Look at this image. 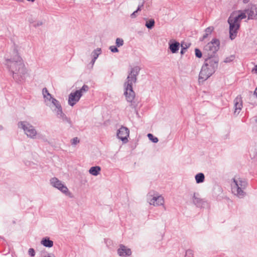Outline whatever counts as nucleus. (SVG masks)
I'll return each instance as SVG.
<instances>
[{"instance_id":"obj_1","label":"nucleus","mask_w":257,"mask_h":257,"mask_svg":"<svg viewBox=\"0 0 257 257\" xmlns=\"http://www.w3.org/2000/svg\"><path fill=\"white\" fill-rule=\"evenodd\" d=\"M13 53V57L10 58V51L7 52L5 56L4 64L11 73L13 79L17 82H20L27 73V69L18 52L14 50Z\"/></svg>"},{"instance_id":"obj_2","label":"nucleus","mask_w":257,"mask_h":257,"mask_svg":"<svg viewBox=\"0 0 257 257\" xmlns=\"http://www.w3.org/2000/svg\"><path fill=\"white\" fill-rule=\"evenodd\" d=\"M141 68L139 66L132 68L124 83V95L127 101L130 102L132 105L135 104V102L134 101L135 97V92L133 89V85L136 83L137 76Z\"/></svg>"},{"instance_id":"obj_3","label":"nucleus","mask_w":257,"mask_h":257,"mask_svg":"<svg viewBox=\"0 0 257 257\" xmlns=\"http://www.w3.org/2000/svg\"><path fill=\"white\" fill-rule=\"evenodd\" d=\"M218 57L205 58L199 74V82H204L215 72L218 67Z\"/></svg>"},{"instance_id":"obj_4","label":"nucleus","mask_w":257,"mask_h":257,"mask_svg":"<svg viewBox=\"0 0 257 257\" xmlns=\"http://www.w3.org/2000/svg\"><path fill=\"white\" fill-rule=\"evenodd\" d=\"M247 186V182L245 179L236 177L233 178V183L231 185L232 192L240 198L245 195L244 190Z\"/></svg>"},{"instance_id":"obj_5","label":"nucleus","mask_w":257,"mask_h":257,"mask_svg":"<svg viewBox=\"0 0 257 257\" xmlns=\"http://www.w3.org/2000/svg\"><path fill=\"white\" fill-rule=\"evenodd\" d=\"M220 41L218 39L214 38L212 41L206 45L203 49V54L207 58L218 57L215 55L216 52L219 50Z\"/></svg>"},{"instance_id":"obj_6","label":"nucleus","mask_w":257,"mask_h":257,"mask_svg":"<svg viewBox=\"0 0 257 257\" xmlns=\"http://www.w3.org/2000/svg\"><path fill=\"white\" fill-rule=\"evenodd\" d=\"M19 128L22 129L25 134L28 137L32 139L36 138L37 134V131L32 124L26 121H21L18 123Z\"/></svg>"},{"instance_id":"obj_7","label":"nucleus","mask_w":257,"mask_h":257,"mask_svg":"<svg viewBox=\"0 0 257 257\" xmlns=\"http://www.w3.org/2000/svg\"><path fill=\"white\" fill-rule=\"evenodd\" d=\"M228 22L229 24V37L231 40H233L236 37L239 28V22L233 18V16L229 17Z\"/></svg>"},{"instance_id":"obj_8","label":"nucleus","mask_w":257,"mask_h":257,"mask_svg":"<svg viewBox=\"0 0 257 257\" xmlns=\"http://www.w3.org/2000/svg\"><path fill=\"white\" fill-rule=\"evenodd\" d=\"M150 192L147 195V200L150 205L154 206L163 205L164 203V198L162 195L155 194V192Z\"/></svg>"},{"instance_id":"obj_9","label":"nucleus","mask_w":257,"mask_h":257,"mask_svg":"<svg viewBox=\"0 0 257 257\" xmlns=\"http://www.w3.org/2000/svg\"><path fill=\"white\" fill-rule=\"evenodd\" d=\"M50 183L51 186L57 188L65 195H68L70 194L67 187L63 184L57 178H52L50 180Z\"/></svg>"},{"instance_id":"obj_10","label":"nucleus","mask_w":257,"mask_h":257,"mask_svg":"<svg viewBox=\"0 0 257 257\" xmlns=\"http://www.w3.org/2000/svg\"><path fill=\"white\" fill-rule=\"evenodd\" d=\"M130 131L124 126H121L117 132V138L121 140L123 143H126L128 142L127 138L129 137Z\"/></svg>"},{"instance_id":"obj_11","label":"nucleus","mask_w":257,"mask_h":257,"mask_svg":"<svg viewBox=\"0 0 257 257\" xmlns=\"http://www.w3.org/2000/svg\"><path fill=\"white\" fill-rule=\"evenodd\" d=\"M81 97V94L78 93V91H75L74 92H71L69 95L68 104L73 106L80 99Z\"/></svg>"},{"instance_id":"obj_12","label":"nucleus","mask_w":257,"mask_h":257,"mask_svg":"<svg viewBox=\"0 0 257 257\" xmlns=\"http://www.w3.org/2000/svg\"><path fill=\"white\" fill-rule=\"evenodd\" d=\"M46 105L49 106L56 114L62 110V107L60 103L55 98L52 99L51 105H49L48 104H46Z\"/></svg>"},{"instance_id":"obj_13","label":"nucleus","mask_w":257,"mask_h":257,"mask_svg":"<svg viewBox=\"0 0 257 257\" xmlns=\"http://www.w3.org/2000/svg\"><path fill=\"white\" fill-rule=\"evenodd\" d=\"M234 114H238L242 107V100L241 95H238L234 100Z\"/></svg>"},{"instance_id":"obj_14","label":"nucleus","mask_w":257,"mask_h":257,"mask_svg":"<svg viewBox=\"0 0 257 257\" xmlns=\"http://www.w3.org/2000/svg\"><path fill=\"white\" fill-rule=\"evenodd\" d=\"M246 14L248 15V19H254L257 15V9L254 5H249L247 9L245 10Z\"/></svg>"},{"instance_id":"obj_15","label":"nucleus","mask_w":257,"mask_h":257,"mask_svg":"<svg viewBox=\"0 0 257 257\" xmlns=\"http://www.w3.org/2000/svg\"><path fill=\"white\" fill-rule=\"evenodd\" d=\"M198 196V193H194L192 197V202L196 207L201 208L204 206L206 202L203 199L199 198Z\"/></svg>"},{"instance_id":"obj_16","label":"nucleus","mask_w":257,"mask_h":257,"mask_svg":"<svg viewBox=\"0 0 257 257\" xmlns=\"http://www.w3.org/2000/svg\"><path fill=\"white\" fill-rule=\"evenodd\" d=\"M117 253L120 256H127L131 254L132 251L131 249L123 244H120L117 249Z\"/></svg>"},{"instance_id":"obj_17","label":"nucleus","mask_w":257,"mask_h":257,"mask_svg":"<svg viewBox=\"0 0 257 257\" xmlns=\"http://www.w3.org/2000/svg\"><path fill=\"white\" fill-rule=\"evenodd\" d=\"M58 118L60 119L63 123H68L70 127H72L73 123L70 118L67 117L66 115L63 113V110L56 114Z\"/></svg>"},{"instance_id":"obj_18","label":"nucleus","mask_w":257,"mask_h":257,"mask_svg":"<svg viewBox=\"0 0 257 257\" xmlns=\"http://www.w3.org/2000/svg\"><path fill=\"white\" fill-rule=\"evenodd\" d=\"M169 48L172 53H177L180 48V43L175 40H171L169 42Z\"/></svg>"},{"instance_id":"obj_19","label":"nucleus","mask_w":257,"mask_h":257,"mask_svg":"<svg viewBox=\"0 0 257 257\" xmlns=\"http://www.w3.org/2000/svg\"><path fill=\"white\" fill-rule=\"evenodd\" d=\"M100 171V167L96 166L91 167L89 170V173L92 175L96 176L99 174Z\"/></svg>"},{"instance_id":"obj_20","label":"nucleus","mask_w":257,"mask_h":257,"mask_svg":"<svg viewBox=\"0 0 257 257\" xmlns=\"http://www.w3.org/2000/svg\"><path fill=\"white\" fill-rule=\"evenodd\" d=\"M41 243L44 246L47 247H51L53 245V241L50 240L49 238L48 237L43 238L41 241Z\"/></svg>"},{"instance_id":"obj_21","label":"nucleus","mask_w":257,"mask_h":257,"mask_svg":"<svg viewBox=\"0 0 257 257\" xmlns=\"http://www.w3.org/2000/svg\"><path fill=\"white\" fill-rule=\"evenodd\" d=\"M214 30L213 27L210 26L207 27L204 31V34L202 38H200V41H203L208 37L210 35Z\"/></svg>"},{"instance_id":"obj_22","label":"nucleus","mask_w":257,"mask_h":257,"mask_svg":"<svg viewBox=\"0 0 257 257\" xmlns=\"http://www.w3.org/2000/svg\"><path fill=\"white\" fill-rule=\"evenodd\" d=\"M195 180L197 183L199 184L203 183L205 180V176L203 173H199L197 174L195 176Z\"/></svg>"},{"instance_id":"obj_23","label":"nucleus","mask_w":257,"mask_h":257,"mask_svg":"<svg viewBox=\"0 0 257 257\" xmlns=\"http://www.w3.org/2000/svg\"><path fill=\"white\" fill-rule=\"evenodd\" d=\"M101 50L100 48H97L92 52V56L94 59H97L99 55L101 54Z\"/></svg>"},{"instance_id":"obj_24","label":"nucleus","mask_w":257,"mask_h":257,"mask_svg":"<svg viewBox=\"0 0 257 257\" xmlns=\"http://www.w3.org/2000/svg\"><path fill=\"white\" fill-rule=\"evenodd\" d=\"M155 23L154 20L151 19L146 22L145 26L149 29H152L155 25Z\"/></svg>"},{"instance_id":"obj_25","label":"nucleus","mask_w":257,"mask_h":257,"mask_svg":"<svg viewBox=\"0 0 257 257\" xmlns=\"http://www.w3.org/2000/svg\"><path fill=\"white\" fill-rule=\"evenodd\" d=\"M88 90L89 87L87 85L84 84L81 89L76 90V91H78V93L81 94L82 96L83 93L86 92Z\"/></svg>"},{"instance_id":"obj_26","label":"nucleus","mask_w":257,"mask_h":257,"mask_svg":"<svg viewBox=\"0 0 257 257\" xmlns=\"http://www.w3.org/2000/svg\"><path fill=\"white\" fill-rule=\"evenodd\" d=\"M246 13L245 12V13H241L240 14L238 15L237 16H233V18L235 19H236V21L239 22V20L245 19L246 18Z\"/></svg>"},{"instance_id":"obj_27","label":"nucleus","mask_w":257,"mask_h":257,"mask_svg":"<svg viewBox=\"0 0 257 257\" xmlns=\"http://www.w3.org/2000/svg\"><path fill=\"white\" fill-rule=\"evenodd\" d=\"M148 138L152 142L156 143L158 142V139L157 137H154L152 134H148L147 135Z\"/></svg>"},{"instance_id":"obj_28","label":"nucleus","mask_w":257,"mask_h":257,"mask_svg":"<svg viewBox=\"0 0 257 257\" xmlns=\"http://www.w3.org/2000/svg\"><path fill=\"white\" fill-rule=\"evenodd\" d=\"M115 44L117 47H119L123 45L124 42L122 39L117 38L116 39Z\"/></svg>"},{"instance_id":"obj_29","label":"nucleus","mask_w":257,"mask_h":257,"mask_svg":"<svg viewBox=\"0 0 257 257\" xmlns=\"http://www.w3.org/2000/svg\"><path fill=\"white\" fill-rule=\"evenodd\" d=\"M234 58H235L234 55H230V56L226 57L224 59V62L226 63L231 62L234 59Z\"/></svg>"},{"instance_id":"obj_30","label":"nucleus","mask_w":257,"mask_h":257,"mask_svg":"<svg viewBox=\"0 0 257 257\" xmlns=\"http://www.w3.org/2000/svg\"><path fill=\"white\" fill-rule=\"evenodd\" d=\"M42 94L44 97H46L47 96H48L50 97L51 95V94L49 92L48 89L46 87L43 89Z\"/></svg>"},{"instance_id":"obj_31","label":"nucleus","mask_w":257,"mask_h":257,"mask_svg":"<svg viewBox=\"0 0 257 257\" xmlns=\"http://www.w3.org/2000/svg\"><path fill=\"white\" fill-rule=\"evenodd\" d=\"M195 56L198 58H200L202 56V53L199 49L196 48L195 49Z\"/></svg>"},{"instance_id":"obj_32","label":"nucleus","mask_w":257,"mask_h":257,"mask_svg":"<svg viewBox=\"0 0 257 257\" xmlns=\"http://www.w3.org/2000/svg\"><path fill=\"white\" fill-rule=\"evenodd\" d=\"M185 257H194L193 251L191 249H188L186 251Z\"/></svg>"},{"instance_id":"obj_33","label":"nucleus","mask_w":257,"mask_h":257,"mask_svg":"<svg viewBox=\"0 0 257 257\" xmlns=\"http://www.w3.org/2000/svg\"><path fill=\"white\" fill-rule=\"evenodd\" d=\"M43 25V22L40 21H34L33 27L35 28H37L38 27L41 26Z\"/></svg>"},{"instance_id":"obj_34","label":"nucleus","mask_w":257,"mask_h":257,"mask_svg":"<svg viewBox=\"0 0 257 257\" xmlns=\"http://www.w3.org/2000/svg\"><path fill=\"white\" fill-rule=\"evenodd\" d=\"M79 143V140L77 137L74 138L71 140V144L72 145H76L77 144Z\"/></svg>"},{"instance_id":"obj_35","label":"nucleus","mask_w":257,"mask_h":257,"mask_svg":"<svg viewBox=\"0 0 257 257\" xmlns=\"http://www.w3.org/2000/svg\"><path fill=\"white\" fill-rule=\"evenodd\" d=\"M109 49L113 53H116L118 52V49L116 46H110Z\"/></svg>"},{"instance_id":"obj_36","label":"nucleus","mask_w":257,"mask_h":257,"mask_svg":"<svg viewBox=\"0 0 257 257\" xmlns=\"http://www.w3.org/2000/svg\"><path fill=\"white\" fill-rule=\"evenodd\" d=\"M28 253L31 256H34L35 255V251L32 248H30L28 250Z\"/></svg>"},{"instance_id":"obj_37","label":"nucleus","mask_w":257,"mask_h":257,"mask_svg":"<svg viewBox=\"0 0 257 257\" xmlns=\"http://www.w3.org/2000/svg\"><path fill=\"white\" fill-rule=\"evenodd\" d=\"M44 99H45V101L46 102V101H51L52 102V99L53 98H54V97H53L52 96V95H51V97H50V98H49V97L48 96H47L46 97H44Z\"/></svg>"},{"instance_id":"obj_38","label":"nucleus","mask_w":257,"mask_h":257,"mask_svg":"<svg viewBox=\"0 0 257 257\" xmlns=\"http://www.w3.org/2000/svg\"><path fill=\"white\" fill-rule=\"evenodd\" d=\"M186 49H187V48L183 47L182 46V49H181V52H180L181 55H183L185 53V52L186 50Z\"/></svg>"},{"instance_id":"obj_39","label":"nucleus","mask_w":257,"mask_h":257,"mask_svg":"<svg viewBox=\"0 0 257 257\" xmlns=\"http://www.w3.org/2000/svg\"><path fill=\"white\" fill-rule=\"evenodd\" d=\"M105 243L108 245V244H110L111 243V240L109 239L104 240Z\"/></svg>"},{"instance_id":"obj_40","label":"nucleus","mask_w":257,"mask_h":257,"mask_svg":"<svg viewBox=\"0 0 257 257\" xmlns=\"http://www.w3.org/2000/svg\"><path fill=\"white\" fill-rule=\"evenodd\" d=\"M137 11H135L134 12H133L131 15V17L132 18H134L136 17V13H137Z\"/></svg>"},{"instance_id":"obj_41","label":"nucleus","mask_w":257,"mask_h":257,"mask_svg":"<svg viewBox=\"0 0 257 257\" xmlns=\"http://www.w3.org/2000/svg\"><path fill=\"white\" fill-rule=\"evenodd\" d=\"M34 21H35V20H34L33 19H30L29 20V23L32 25L33 26V24H34Z\"/></svg>"},{"instance_id":"obj_42","label":"nucleus","mask_w":257,"mask_h":257,"mask_svg":"<svg viewBox=\"0 0 257 257\" xmlns=\"http://www.w3.org/2000/svg\"><path fill=\"white\" fill-rule=\"evenodd\" d=\"M96 60V59H94V58H92V60H91V63L92 65H94V63H95V62Z\"/></svg>"},{"instance_id":"obj_43","label":"nucleus","mask_w":257,"mask_h":257,"mask_svg":"<svg viewBox=\"0 0 257 257\" xmlns=\"http://www.w3.org/2000/svg\"><path fill=\"white\" fill-rule=\"evenodd\" d=\"M143 6V5L142 6H139L137 10L136 11H137V12H138V11H140L141 10V7Z\"/></svg>"},{"instance_id":"obj_44","label":"nucleus","mask_w":257,"mask_h":257,"mask_svg":"<svg viewBox=\"0 0 257 257\" xmlns=\"http://www.w3.org/2000/svg\"><path fill=\"white\" fill-rule=\"evenodd\" d=\"M253 95H255L256 97H257V87L255 89Z\"/></svg>"},{"instance_id":"obj_45","label":"nucleus","mask_w":257,"mask_h":257,"mask_svg":"<svg viewBox=\"0 0 257 257\" xmlns=\"http://www.w3.org/2000/svg\"><path fill=\"white\" fill-rule=\"evenodd\" d=\"M45 257H55L54 254H48L47 256Z\"/></svg>"},{"instance_id":"obj_46","label":"nucleus","mask_w":257,"mask_h":257,"mask_svg":"<svg viewBox=\"0 0 257 257\" xmlns=\"http://www.w3.org/2000/svg\"><path fill=\"white\" fill-rule=\"evenodd\" d=\"M250 0H243V3L244 4H247L249 2Z\"/></svg>"},{"instance_id":"obj_47","label":"nucleus","mask_w":257,"mask_h":257,"mask_svg":"<svg viewBox=\"0 0 257 257\" xmlns=\"http://www.w3.org/2000/svg\"><path fill=\"white\" fill-rule=\"evenodd\" d=\"M3 130V126L0 125V131H2Z\"/></svg>"},{"instance_id":"obj_48","label":"nucleus","mask_w":257,"mask_h":257,"mask_svg":"<svg viewBox=\"0 0 257 257\" xmlns=\"http://www.w3.org/2000/svg\"><path fill=\"white\" fill-rule=\"evenodd\" d=\"M255 70H257V65H255Z\"/></svg>"}]
</instances>
